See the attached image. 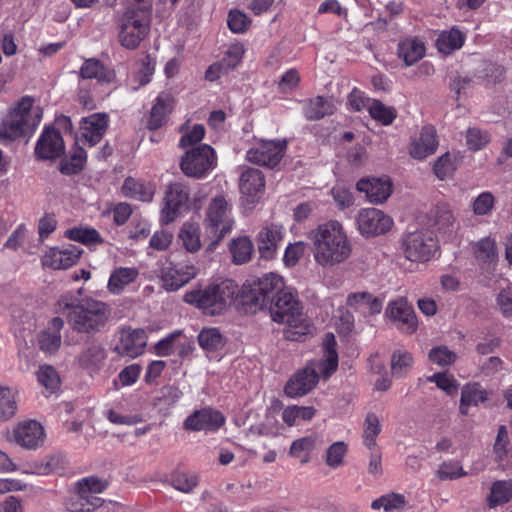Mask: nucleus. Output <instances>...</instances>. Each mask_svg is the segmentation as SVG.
<instances>
[{"label":"nucleus","instance_id":"nucleus-1","mask_svg":"<svg viewBox=\"0 0 512 512\" xmlns=\"http://www.w3.org/2000/svg\"><path fill=\"white\" fill-rule=\"evenodd\" d=\"M314 261L324 269L345 263L352 255L353 245L342 223L328 220L307 233Z\"/></svg>","mask_w":512,"mask_h":512},{"label":"nucleus","instance_id":"nucleus-2","mask_svg":"<svg viewBox=\"0 0 512 512\" xmlns=\"http://www.w3.org/2000/svg\"><path fill=\"white\" fill-rule=\"evenodd\" d=\"M117 20L118 40L126 49H136L148 36L153 0H124Z\"/></svg>","mask_w":512,"mask_h":512},{"label":"nucleus","instance_id":"nucleus-3","mask_svg":"<svg viewBox=\"0 0 512 512\" xmlns=\"http://www.w3.org/2000/svg\"><path fill=\"white\" fill-rule=\"evenodd\" d=\"M272 302V320L286 326L284 333L287 339L298 341L310 332L311 321L304 312L296 289L285 285Z\"/></svg>","mask_w":512,"mask_h":512},{"label":"nucleus","instance_id":"nucleus-4","mask_svg":"<svg viewBox=\"0 0 512 512\" xmlns=\"http://www.w3.org/2000/svg\"><path fill=\"white\" fill-rule=\"evenodd\" d=\"M42 119L39 106H34L33 98L23 97L0 125V140H15L33 132Z\"/></svg>","mask_w":512,"mask_h":512},{"label":"nucleus","instance_id":"nucleus-5","mask_svg":"<svg viewBox=\"0 0 512 512\" xmlns=\"http://www.w3.org/2000/svg\"><path fill=\"white\" fill-rule=\"evenodd\" d=\"M111 315L109 305L94 298H84L73 305L68 314V322L78 333L94 334L100 332Z\"/></svg>","mask_w":512,"mask_h":512},{"label":"nucleus","instance_id":"nucleus-6","mask_svg":"<svg viewBox=\"0 0 512 512\" xmlns=\"http://www.w3.org/2000/svg\"><path fill=\"white\" fill-rule=\"evenodd\" d=\"M238 287L232 280L213 283L203 289L185 293L184 301L201 309L205 314L221 313L237 294Z\"/></svg>","mask_w":512,"mask_h":512},{"label":"nucleus","instance_id":"nucleus-7","mask_svg":"<svg viewBox=\"0 0 512 512\" xmlns=\"http://www.w3.org/2000/svg\"><path fill=\"white\" fill-rule=\"evenodd\" d=\"M107 487V483L97 477H86L75 485L74 493L67 499L65 505L70 512H92L103 504L98 494Z\"/></svg>","mask_w":512,"mask_h":512},{"label":"nucleus","instance_id":"nucleus-8","mask_svg":"<svg viewBox=\"0 0 512 512\" xmlns=\"http://www.w3.org/2000/svg\"><path fill=\"white\" fill-rule=\"evenodd\" d=\"M285 287L281 275L270 272L258 278L250 279L244 285L247 302L259 309H263L274 300Z\"/></svg>","mask_w":512,"mask_h":512},{"label":"nucleus","instance_id":"nucleus-9","mask_svg":"<svg viewBox=\"0 0 512 512\" xmlns=\"http://www.w3.org/2000/svg\"><path fill=\"white\" fill-rule=\"evenodd\" d=\"M401 249L407 260L423 263L433 257L438 249V243L431 232L420 229L403 235Z\"/></svg>","mask_w":512,"mask_h":512},{"label":"nucleus","instance_id":"nucleus-10","mask_svg":"<svg viewBox=\"0 0 512 512\" xmlns=\"http://www.w3.org/2000/svg\"><path fill=\"white\" fill-rule=\"evenodd\" d=\"M217 166V156L214 149L207 144L188 150L181 159L180 167L183 173L192 178L206 177Z\"/></svg>","mask_w":512,"mask_h":512},{"label":"nucleus","instance_id":"nucleus-11","mask_svg":"<svg viewBox=\"0 0 512 512\" xmlns=\"http://www.w3.org/2000/svg\"><path fill=\"white\" fill-rule=\"evenodd\" d=\"M205 224L217 242L232 230L234 221L231 217V205L223 196L213 198L209 204Z\"/></svg>","mask_w":512,"mask_h":512},{"label":"nucleus","instance_id":"nucleus-12","mask_svg":"<svg viewBox=\"0 0 512 512\" xmlns=\"http://www.w3.org/2000/svg\"><path fill=\"white\" fill-rule=\"evenodd\" d=\"M356 222L359 233L366 238L387 233L394 223L389 215L376 208L361 209Z\"/></svg>","mask_w":512,"mask_h":512},{"label":"nucleus","instance_id":"nucleus-13","mask_svg":"<svg viewBox=\"0 0 512 512\" xmlns=\"http://www.w3.org/2000/svg\"><path fill=\"white\" fill-rule=\"evenodd\" d=\"M385 315L402 333L413 334L418 328L415 311L403 297L390 301Z\"/></svg>","mask_w":512,"mask_h":512},{"label":"nucleus","instance_id":"nucleus-14","mask_svg":"<svg viewBox=\"0 0 512 512\" xmlns=\"http://www.w3.org/2000/svg\"><path fill=\"white\" fill-rule=\"evenodd\" d=\"M285 234V228L281 224L270 223L262 226L255 237L260 258L265 260L274 259L277 256Z\"/></svg>","mask_w":512,"mask_h":512},{"label":"nucleus","instance_id":"nucleus-15","mask_svg":"<svg viewBox=\"0 0 512 512\" xmlns=\"http://www.w3.org/2000/svg\"><path fill=\"white\" fill-rule=\"evenodd\" d=\"M285 149V142L261 140L247 151L246 159L251 163L273 168L280 163Z\"/></svg>","mask_w":512,"mask_h":512},{"label":"nucleus","instance_id":"nucleus-16","mask_svg":"<svg viewBox=\"0 0 512 512\" xmlns=\"http://www.w3.org/2000/svg\"><path fill=\"white\" fill-rule=\"evenodd\" d=\"M82 252L81 248L72 244L49 247L41 257V264L52 270H65L78 262Z\"/></svg>","mask_w":512,"mask_h":512},{"label":"nucleus","instance_id":"nucleus-17","mask_svg":"<svg viewBox=\"0 0 512 512\" xmlns=\"http://www.w3.org/2000/svg\"><path fill=\"white\" fill-rule=\"evenodd\" d=\"M146 344L147 335L143 329L121 328L114 351L120 356L133 359L143 354Z\"/></svg>","mask_w":512,"mask_h":512},{"label":"nucleus","instance_id":"nucleus-18","mask_svg":"<svg viewBox=\"0 0 512 512\" xmlns=\"http://www.w3.org/2000/svg\"><path fill=\"white\" fill-rule=\"evenodd\" d=\"M197 268L192 264L169 263L161 269L162 286L167 291H177L197 275Z\"/></svg>","mask_w":512,"mask_h":512},{"label":"nucleus","instance_id":"nucleus-19","mask_svg":"<svg viewBox=\"0 0 512 512\" xmlns=\"http://www.w3.org/2000/svg\"><path fill=\"white\" fill-rule=\"evenodd\" d=\"M189 198L188 189L181 183L171 184L164 198V207L161 210L160 220L163 224H169L176 220L181 208Z\"/></svg>","mask_w":512,"mask_h":512},{"label":"nucleus","instance_id":"nucleus-20","mask_svg":"<svg viewBox=\"0 0 512 512\" xmlns=\"http://www.w3.org/2000/svg\"><path fill=\"white\" fill-rule=\"evenodd\" d=\"M318 380V372L312 365H308L288 380L284 387V393L289 398L304 396L316 386Z\"/></svg>","mask_w":512,"mask_h":512},{"label":"nucleus","instance_id":"nucleus-21","mask_svg":"<svg viewBox=\"0 0 512 512\" xmlns=\"http://www.w3.org/2000/svg\"><path fill=\"white\" fill-rule=\"evenodd\" d=\"M65 149L63 138L54 128H46L41 133L35 147V156L41 160L60 157Z\"/></svg>","mask_w":512,"mask_h":512},{"label":"nucleus","instance_id":"nucleus-22","mask_svg":"<svg viewBox=\"0 0 512 512\" xmlns=\"http://www.w3.org/2000/svg\"><path fill=\"white\" fill-rule=\"evenodd\" d=\"M225 423L223 414L212 408L197 410L186 418L184 428L190 431H215Z\"/></svg>","mask_w":512,"mask_h":512},{"label":"nucleus","instance_id":"nucleus-23","mask_svg":"<svg viewBox=\"0 0 512 512\" xmlns=\"http://www.w3.org/2000/svg\"><path fill=\"white\" fill-rule=\"evenodd\" d=\"M357 190L365 193L369 202L381 204L385 202L392 193V182L387 177H372L358 181Z\"/></svg>","mask_w":512,"mask_h":512},{"label":"nucleus","instance_id":"nucleus-24","mask_svg":"<svg viewBox=\"0 0 512 512\" xmlns=\"http://www.w3.org/2000/svg\"><path fill=\"white\" fill-rule=\"evenodd\" d=\"M44 429L34 420L19 423L13 430L15 442L23 448L35 449L44 441Z\"/></svg>","mask_w":512,"mask_h":512},{"label":"nucleus","instance_id":"nucleus-25","mask_svg":"<svg viewBox=\"0 0 512 512\" xmlns=\"http://www.w3.org/2000/svg\"><path fill=\"white\" fill-rule=\"evenodd\" d=\"M265 187L262 172L255 168L243 169L239 181L240 192L248 203L256 202L262 195Z\"/></svg>","mask_w":512,"mask_h":512},{"label":"nucleus","instance_id":"nucleus-26","mask_svg":"<svg viewBox=\"0 0 512 512\" xmlns=\"http://www.w3.org/2000/svg\"><path fill=\"white\" fill-rule=\"evenodd\" d=\"M108 116L105 113H95L82 118L80 122L81 137L90 146L96 145L108 128Z\"/></svg>","mask_w":512,"mask_h":512},{"label":"nucleus","instance_id":"nucleus-27","mask_svg":"<svg viewBox=\"0 0 512 512\" xmlns=\"http://www.w3.org/2000/svg\"><path fill=\"white\" fill-rule=\"evenodd\" d=\"M429 222L436 232L444 235H450L458 228L453 209L447 203H439L431 210Z\"/></svg>","mask_w":512,"mask_h":512},{"label":"nucleus","instance_id":"nucleus-28","mask_svg":"<svg viewBox=\"0 0 512 512\" xmlns=\"http://www.w3.org/2000/svg\"><path fill=\"white\" fill-rule=\"evenodd\" d=\"M174 104L175 99L170 93H160L152 105L147 121V128L150 130H157L162 127L172 112Z\"/></svg>","mask_w":512,"mask_h":512},{"label":"nucleus","instance_id":"nucleus-29","mask_svg":"<svg viewBox=\"0 0 512 512\" xmlns=\"http://www.w3.org/2000/svg\"><path fill=\"white\" fill-rule=\"evenodd\" d=\"M438 147L436 130L432 126L422 128L419 137L410 144L409 153L417 160H422L435 153Z\"/></svg>","mask_w":512,"mask_h":512},{"label":"nucleus","instance_id":"nucleus-30","mask_svg":"<svg viewBox=\"0 0 512 512\" xmlns=\"http://www.w3.org/2000/svg\"><path fill=\"white\" fill-rule=\"evenodd\" d=\"M106 358L107 353L105 348L100 343L92 342L83 348L77 356L76 361L81 368L93 374L102 368Z\"/></svg>","mask_w":512,"mask_h":512},{"label":"nucleus","instance_id":"nucleus-31","mask_svg":"<svg viewBox=\"0 0 512 512\" xmlns=\"http://www.w3.org/2000/svg\"><path fill=\"white\" fill-rule=\"evenodd\" d=\"M426 54L424 41L417 36L402 38L397 47V55L406 66H412L421 60Z\"/></svg>","mask_w":512,"mask_h":512},{"label":"nucleus","instance_id":"nucleus-32","mask_svg":"<svg viewBox=\"0 0 512 512\" xmlns=\"http://www.w3.org/2000/svg\"><path fill=\"white\" fill-rule=\"evenodd\" d=\"M64 326V321L60 317H54L47 329L42 331L38 336L39 347L46 353L53 354L61 346L62 337L61 330Z\"/></svg>","mask_w":512,"mask_h":512},{"label":"nucleus","instance_id":"nucleus-33","mask_svg":"<svg viewBox=\"0 0 512 512\" xmlns=\"http://www.w3.org/2000/svg\"><path fill=\"white\" fill-rule=\"evenodd\" d=\"M122 194L125 197L142 201L150 202L155 194V185L151 182H144L132 177L125 179L122 185Z\"/></svg>","mask_w":512,"mask_h":512},{"label":"nucleus","instance_id":"nucleus-34","mask_svg":"<svg viewBox=\"0 0 512 512\" xmlns=\"http://www.w3.org/2000/svg\"><path fill=\"white\" fill-rule=\"evenodd\" d=\"M139 276L136 267H116L110 274L107 289L111 294L119 295L124 289L135 282Z\"/></svg>","mask_w":512,"mask_h":512},{"label":"nucleus","instance_id":"nucleus-35","mask_svg":"<svg viewBox=\"0 0 512 512\" xmlns=\"http://www.w3.org/2000/svg\"><path fill=\"white\" fill-rule=\"evenodd\" d=\"M347 305L364 315L379 314L382 310V303L368 292H356L347 297Z\"/></svg>","mask_w":512,"mask_h":512},{"label":"nucleus","instance_id":"nucleus-36","mask_svg":"<svg viewBox=\"0 0 512 512\" xmlns=\"http://www.w3.org/2000/svg\"><path fill=\"white\" fill-rule=\"evenodd\" d=\"M320 443V437L317 434L304 436L291 443L289 454L298 459L301 464H307L311 460L312 452Z\"/></svg>","mask_w":512,"mask_h":512},{"label":"nucleus","instance_id":"nucleus-37","mask_svg":"<svg viewBox=\"0 0 512 512\" xmlns=\"http://www.w3.org/2000/svg\"><path fill=\"white\" fill-rule=\"evenodd\" d=\"M338 368V354L336 340L332 333L325 336L324 358L318 364L319 372L324 378H329Z\"/></svg>","mask_w":512,"mask_h":512},{"label":"nucleus","instance_id":"nucleus-38","mask_svg":"<svg viewBox=\"0 0 512 512\" xmlns=\"http://www.w3.org/2000/svg\"><path fill=\"white\" fill-rule=\"evenodd\" d=\"M489 399V392L482 389L479 384H468L463 387L460 398V412L463 415L468 414L470 406H477L479 403Z\"/></svg>","mask_w":512,"mask_h":512},{"label":"nucleus","instance_id":"nucleus-39","mask_svg":"<svg viewBox=\"0 0 512 512\" xmlns=\"http://www.w3.org/2000/svg\"><path fill=\"white\" fill-rule=\"evenodd\" d=\"M316 415V410L312 406L289 405L282 411V420L289 426L293 427L308 422Z\"/></svg>","mask_w":512,"mask_h":512},{"label":"nucleus","instance_id":"nucleus-40","mask_svg":"<svg viewBox=\"0 0 512 512\" xmlns=\"http://www.w3.org/2000/svg\"><path fill=\"white\" fill-rule=\"evenodd\" d=\"M200 235L201 231L197 223L186 222L180 228L178 238L186 251L196 253L202 246Z\"/></svg>","mask_w":512,"mask_h":512},{"label":"nucleus","instance_id":"nucleus-41","mask_svg":"<svg viewBox=\"0 0 512 512\" xmlns=\"http://www.w3.org/2000/svg\"><path fill=\"white\" fill-rule=\"evenodd\" d=\"M335 105L331 99L318 96L310 99L304 106V115L308 120H319L333 114Z\"/></svg>","mask_w":512,"mask_h":512},{"label":"nucleus","instance_id":"nucleus-42","mask_svg":"<svg viewBox=\"0 0 512 512\" xmlns=\"http://www.w3.org/2000/svg\"><path fill=\"white\" fill-rule=\"evenodd\" d=\"M464 34L456 28L449 31H443L437 38L436 46L439 52L443 54H450L451 52L460 49L464 44Z\"/></svg>","mask_w":512,"mask_h":512},{"label":"nucleus","instance_id":"nucleus-43","mask_svg":"<svg viewBox=\"0 0 512 512\" xmlns=\"http://www.w3.org/2000/svg\"><path fill=\"white\" fill-rule=\"evenodd\" d=\"M80 75L83 79H97L99 82H111L114 74L107 71L99 60L87 59L81 66Z\"/></svg>","mask_w":512,"mask_h":512},{"label":"nucleus","instance_id":"nucleus-44","mask_svg":"<svg viewBox=\"0 0 512 512\" xmlns=\"http://www.w3.org/2000/svg\"><path fill=\"white\" fill-rule=\"evenodd\" d=\"M198 343L206 353H211L222 349L225 341L217 328H204L198 335Z\"/></svg>","mask_w":512,"mask_h":512},{"label":"nucleus","instance_id":"nucleus-45","mask_svg":"<svg viewBox=\"0 0 512 512\" xmlns=\"http://www.w3.org/2000/svg\"><path fill=\"white\" fill-rule=\"evenodd\" d=\"M65 237L87 246L103 243V239L98 231L90 227H74L68 229L65 231Z\"/></svg>","mask_w":512,"mask_h":512},{"label":"nucleus","instance_id":"nucleus-46","mask_svg":"<svg viewBox=\"0 0 512 512\" xmlns=\"http://www.w3.org/2000/svg\"><path fill=\"white\" fill-rule=\"evenodd\" d=\"M230 251L234 263L244 264L251 259L254 246L250 238L243 236L232 241L230 245Z\"/></svg>","mask_w":512,"mask_h":512},{"label":"nucleus","instance_id":"nucleus-47","mask_svg":"<svg viewBox=\"0 0 512 512\" xmlns=\"http://www.w3.org/2000/svg\"><path fill=\"white\" fill-rule=\"evenodd\" d=\"M407 501L402 494L389 493L374 500L371 508L374 510L384 509L385 512H401L404 510Z\"/></svg>","mask_w":512,"mask_h":512},{"label":"nucleus","instance_id":"nucleus-48","mask_svg":"<svg viewBox=\"0 0 512 512\" xmlns=\"http://www.w3.org/2000/svg\"><path fill=\"white\" fill-rule=\"evenodd\" d=\"M36 377L39 384L50 393L55 392L60 387V376L51 365H40L36 372Z\"/></svg>","mask_w":512,"mask_h":512},{"label":"nucleus","instance_id":"nucleus-49","mask_svg":"<svg viewBox=\"0 0 512 512\" xmlns=\"http://www.w3.org/2000/svg\"><path fill=\"white\" fill-rule=\"evenodd\" d=\"M16 411V392L9 387H0V421L10 419Z\"/></svg>","mask_w":512,"mask_h":512},{"label":"nucleus","instance_id":"nucleus-50","mask_svg":"<svg viewBox=\"0 0 512 512\" xmlns=\"http://www.w3.org/2000/svg\"><path fill=\"white\" fill-rule=\"evenodd\" d=\"M476 258L484 263H494L498 257L496 242L491 237L479 240L474 246Z\"/></svg>","mask_w":512,"mask_h":512},{"label":"nucleus","instance_id":"nucleus-51","mask_svg":"<svg viewBox=\"0 0 512 512\" xmlns=\"http://www.w3.org/2000/svg\"><path fill=\"white\" fill-rule=\"evenodd\" d=\"M468 473L463 469L460 461L448 460L438 466L436 476L441 481H451L466 476Z\"/></svg>","mask_w":512,"mask_h":512},{"label":"nucleus","instance_id":"nucleus-52","mask_svg":"<svg viewBox=\"0 0 512 512\" xmlns=\"http://www.w3.org/2000/svg\"><path fill=\"white\" fill-rule=\"evenodd\" d=\"M66 464L65 457L57 454L48 456L43 461L36 463L32 468V473L38 475H48L63 470Z\"/></svg>","mask_w":512,"mask_h":512},{"label":"nucleus","instance_id":"nucleus-53","mask_svg":"<svg viewBox=\"0 0 512 512\" xmlns=\"http://www.w3.org/2000/svg\"><path fill=\"white\" fill-rule=\"evenodd\" d=\"M381 432L380 420L374 413H369L364 422V444L370 450L376 447V438Z\"/></svg>","mask_w":512,"mask_h":512},{"label":"nucleus","instance_id":"nucleus-54","mask_svg":"<svg viewBox=\"0 0 512 512\" xmlns=\"http://www.w3.org/2000/svg\"><path fill=\"white\" fill-rule=\"evenodd\" d=\"M512 497V480L497 481L492 485L489 497L490 506L508 502Z\"/></svg>","mask_w":512,"mask_h":512},{"label":"nucleus","instance_id":"nucleus-55","mask_svg":"<svg viewBox=\"0 0 512 512\" xmlns=\"http://www.w3.org/2000/svg\"><path fill=\"white\" fill-rule=\"evenodd\" d=\"M141 371L142 367L137 363L126 366L119 372L118 378L113 381L114 388L118 390L134 385L138 381Z\"/></svg>","mask_w":512,"mask_h":512},{"label":"nucleus","instance_id":"nucleus-56","mask_svg":"<svg viewBox=\"0 0 512 512\" xmlns=\"http://www.w3.org/2000/svg\"><path fill=\"white\" fill-rule=\"evenodd\" d=\"M413 364V358L407 351L397 350L391 357V370L392 374L397 377H402L407 373Z\"/></svg>","mask_w":512,"mask_h":512},{"label":"nucleus","instance_id":"nucleus-57","mask_svg":"<svg viewBox=\"0 0 512 512\" xmlns=\"http://www.w3.org/2000/svg\"><path fill=\"white\" fill-rule=\"evenodd\" d=\"M368 112L373 119L380 121L383 125L391 124L396 117L393 108L387 107L377 100L371 101L368 105Z\"/></svg>","mask_w":512,"mask_h":512},{"label":"nucleus","instance_id":"nucleus-58","mask_svg":"<svg viewBox=\"0 0 512 512\" xmlns=\"http://www.w3.org/2000/svg\"><path fill=\"white\" fill-rule=\"evenodd\" d=\"M87 154L81 147H75L68 162L61 163V172L67 175L76 174L85 165Z\"/></svg>","mask_w":512,"mask_h":512},{"label":"nucleus","instance_id":"nucleus-59","mask_svg":"<svg viewBox=\"0 0 512 512\" xmlns=\"http://www.w3.org/2000/svg\"><path fill=\"white\" fill-rule=\"evenodd\" d=\"M496 309L505 317H512V285L501 287L495 297Z\"/></svg>","mask_w":512,"mask_h":512},{"label":"nucleus","instance_id":"nucleus-60","mask_svg":"<svg viewBox=\"0 0 512 512\" xmlns=\"http://www.w3.org/2000/svg\"><path fill=\"white\" fill-rule=\"evenodd\" d=\"M306 251V243L296 241L289 243L284 250L283 263L286 267L292 268L298 264Z\"/></svg>","mask_w":512,"mask_h":512},{"label":"nucleus","instance_id":"nucleus-61","mask_svg":"<svg viewBox=\"0 0 512 512\" xmlns=\"http://www.w3.org/2000/svg\"><path fill=\"white\" fill-rule=\"evenodd\" d=\"M428 357L432 363L437 364L439 366L452 365L457 359L455 352H453L446 346L434 347L433 349L430 350Z\"/></svg>","mask_w":512,"mask_h":512},{"label":"nucleus","instance_id":"nucleus-62","mask_svg":"<svg viewBox=\"0 0 512 512\" xmlns=\"http://www.w3.org/2000/svg\"><path fill=\"white\" fill-rule=\"evenodd\" d=\"M173 487L181 492L189 493L198 484V477L192 472H178L172 479Z\"/></svg>","mask_w":512,"mask_h":512},{"label":"nucleus","instance_id":"nucleus-63","mask_svg":"<svg viewBox=\"0 0 512 512\" xmlns=\"http://www.w3.org/2000/svg\"><path fill=\"white\" fill-rule=\"evenodd\" d=\"M490 141L487 132L482 131L478 128H469L466 131V144L472 151H478L483 149Z\"/></svg>","mask_w":512,"mask_h":512},{"label":"nucleus","instance_id":"nucleus-64","mask_svg":"<svg viewBox=\"0 0 512 512\" xmlns=\"http://www.w3.org/2000/svg\"><path fill=\"white\" fill-rule=\"evenodd\" d=\"M347 452V446L343 442L333 443L326 453V464L335 469L344 463V457Z\"/></svg>","mask_w":512,"mask_h":512}]
</instances>
